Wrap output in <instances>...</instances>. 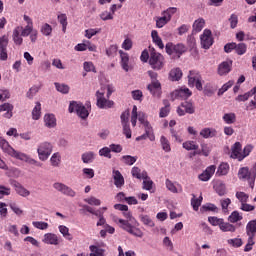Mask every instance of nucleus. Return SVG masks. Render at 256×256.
Returning a JSON list of instances; mask_svg holds the SVG:
<instances>
[{"instance_id":"obj_32","label":"nucleus","mask_w":256,"mask_h":256,"mask_svg":"<svg viewBox=\"0 0 256 256\" xmlns=\"http://www.w3.org/2000/svg\"><path fill=\"white\" fill-rule=\"evenodd\" d=\"M183 149L186 151H198L199 150V144L196 141L193 140H187L182 144Z\"/></svg>"},{"instance_id":"obj_37","label":"nucleus","mask_w":256,"mask_h":256,"mask_svg":"<svg viewBox=\"0 0 256 256\" xmlns=\"http://www.w3.org/2000/svg\"><path fill=\"white\" fill-rule=\"evenodd\" d=\"M81 159L83 163L89 164L95 161V152L88 151L82 154Z\"/></svg>"},{"instance_id":"obj_6","label":"nucleus","mask_w":256,"mask_h":256,"mask_svg":"<svg viewBox=\"0 0 256 256\" xmlns=\"http://www.w3.org/2000/svg\"><path fill=\"white\" fill-rule=\"evenodd\" d=\"M40 161H47L51 153H53V144L49 142H42L37 149Z\"/></svg>"},{"instance_id":"obj_62","label":"nucleus","mask_w":256,"mask_h":256,"mask_svg":"<svg viewBox=\"0 0 256 256\" xmlns=\"http://www.w3.org/2000/svg\"><path fill=\"white\" fill-rule=\"evenodd\" d=\"M119 47L117 45H111L109 48L106 49V55L108 57H115L117 55Z\"/></svg>"},{"instance_id":"obj_4","label":"nucleus","mask_w":256,"mask_h":256,"mask_svg":"<svg viewBox=\"0 0 256 256\" xmlns=\"http://www.w3.org/2000/svg\"><path fill=\"white\" fill-rule=\"evenodd\" d=\"M96 105L98 109H113L115 102L109 100V98H105V91L98 90L96 92Z\"/></svg>"},{"instance_id":"obj_20","label":"nucleus","mask_w":256,"mask_h":256,"mask_svg":"<svg viewBox=\"0 0 256 256\" xmlns=\"http://www.w3.org/2000/svg\"><path fill=\"white\" fill-rule=\"evenodd\" d=\"M114 185L118 188H121L125 185V178L119 170H113Z\"/></svg>"},{"instance_id":"obj_13","label":"nucleus","mask_w":256,"mask_h":256,"mask_svg":"<svg viewBox=\"0 0 256 256\" xmlns=\"http://www.w3.org/2000/svg\"><path fill=\"white\" fill-rule=\"evenodd\" d=\"M192 95L193 92L189 88H180L171 93L172 99H189Z\"/></svg>"},{"instance_id":"obj_7","label":"nucleus","mask_w":256,"mask_h":256,"mask_svg":"<svg viewBox=\"0 0 256 256\" xmlns=\"http://www.w3.org/2000/svg\"><path fill=\"white\" fill-rule=\"evenodd\" d=\"M176 111L179 117H184V115H193L195 113V104H193L191 100L181 102Z\"/></svg>"},{"instance_id":"obj_57","label":"nucleus","mask_w":256,"mask_h":256,"mask_svg":"<svg viewBox=\"0 0 256 256\" xmlns=\"http://www.w3.org/2000/svg\"><path fill=\"white\" fill-rule=\"evenodd\" d=\"M236 198L240 201L241 205L249 201V194L245 192H236Z\"/></svg>"},{"instance_id":"obj_25","label":"nucleus","mask_w":256,"mask_h":256,"mask_svg":"<svg viewBox=\"0 0 256 256\" xmlns=\"http://www.w3.org/2000/svg\"><path fill=\"white\" fill-rule=\"evenodd\" d=\"M22 29H23V27L17 26L13 30L12 39H13L15 45H23V38L21 37Z\"/></svg>"},{"instance_id":"obj_38","label":"nucleus","mask_w":256,"mask_h":256,"mask_svg":"<svg viewBox=\"0 0 256 256\" xmlns=\"http://www.w3.org/2000/svg\"><path fill=\"white\" fill-rule=\"evenodd\" d=\"M169 77L171 81H179V79L183 77V71H181L179 68H174L170 71Z\"/></svg>"},{"instance_id":"obj_60","label":"nucleus","mask_w":256,"mask_h":256,"mask_svg":"<svg viewBox=\"0 0 256 256\" xmlns=\"http://www.w3.org/2000/svg\"><path fill=\"white\" fill-rule=\"evenodd\" d=\"M57 91H59V93H64V95H66L67 93H69V85L67 84H59V83H55L54 84Z\"/></svg>"},{"instance_id":"obj_39","label":"nucleus","mask_w":256,"mask_h":256,"mask_svg":"<svg viewBox=\"0 0 256 256\" xmlns=\"http://www.w3.org/2000/svg\"><path fill=\"white\" fill-rule=\"evenodd\" d=\"M160 144H161V147H162L163 151H165V153H170L171 143L169 142V139H167V137L161 136L160 137Z\"/></svg>"},{"instance_id":"obj_59","label":"nucleus","mask_w":256,"mask_h":256,"mask_svg":"<svg viewBox=\"0 0 256 256\" xmlns=\"http://www.w3.org/2000/svg\"><path fill=\"white\" fill-rule=\"evenodd\" d=\"M33 227L36 229H40L41 231H45V229H49V224L47 222L35 221L32 222Z\"/></svg>"},{"instance_id":"obj_51","label":"nucleus","mask_w":256,"mask_h":256,"mask_svg":"<svg viewBox=\"0 0 256 256\" xmlns=\"http://www.w3.org/2000/svg\"><path fill=\"white\" fill-rule=\"evenodd\" d=\"M40 31L42 35H45V37H50V35L53 33V27L48 23H45L42 25Z\"/></svg>"},{"instance_id":"obj_61","label":"nucleus","mask_w":256,"mask_h":256,"mask_svg":"<svg viewBox=\"0 0 256 256\" xmlns=\"http://www.w3.org/2000/svg\"><path fill=\"white\" fill-rule=\"evenodd\" d=\"M170 111H171V108H170L169 102H166L165 106L160 109L159 117L161 118L167 117Z\"/></svg>"},{"instance_id":"obj_29","label":"nucleus","mask_w":256,"mask_h":256,"mask_svg":"<svg viewBox=\"0 0 256 256\" xmlns=\"http://www.w3.org/2000/svg\"><path fill=\"white\" fill-rule=\"evenodd\" d=\"M132 177H135L136 179H147L148 174L147 171H141L139 167L134 166L131 170Z\"/></svg>"},{"instance_id":"obj_12","label":"nucleus","mask_w":256,"mask_h":256,"mask_svg":"<svg viewBox=\"0 0 256 256\" xmlns=\"http://www.w3.org/2000/svg\"><path fill=\"white\" fill-rule=\"evenodd\" d=\"M211 30L205 29L203 34L200 36L201 45L203 49H209L213 45V37L211 36Z\"/></svg>"},{"instance_id":"obj_17","label":"nucleus","mask_w":256,"mask_h":256,"mask_svg":"<svg viewBox=\"0 0 256 256\" xmlns=\"http://www.w3.org/2000/svg\"><path fill=\"white\" fill-rule=\"evenodd\" d=\"M15 159H19L20 161H25V163H29V165H35L36 167H43L41 162H38L35 159L30 158L27 154L18 152Z\"/></svg>"},{"instance_id":"obj_27","label":"nucleus","mask_w":256,"mask_h":256,"mask_svg":"<svg viewBox=\"0 0 256 256\" xmlns=\"http://www.w3.org/2000/svg\"><path fill=\"white\" fill-rule=\"evenodd\" d=\"M13 186L15 188L16 193H18V195H21V197H29L31 195V192H29L27 188L23 187L21 183L14 182Z\"/></svg>"},{"instance_id":"obj_53","label":"nucleus","mask_w":256,"mask_h":256,"mask_svg":"<svg viewBox=\"0 0 256 256\" xmlns=\"http://www.w3.org/2000/svg\"><path fill=\"white\" fill-rule=\"evenodd\" d=\"M58 21H59L60 25H62L63 33H65L67 31V25H68L67 14H59Z\"/></svg>"},{"instance_id":"obj_56","label":"nucleus","mask_w":256,"mask_h":256,"mask_svg":"<svg viewBox=\"0 0 256 256\" xmlns=\"http://www.w3.org/2000/svg\"><path fill=\"white\" fill-rule=\"evenodd\" d=\"M100 157H106V159H112L111 149L109 147H103L99 150Z\"/></svg>"},{"instance_id":"obj_5","label":"nucleus","mask_w":256,"mask_h":256,"mask_svg":"<svg viewBox=\"0 0 256 256\" xmlns=\"http://www.w3.org/2000/svg\"><path fill=\"white\" fill-rule=\"evenodd\" d=\"M69 113H76L81 119H87L89 117V111L83 105V103L71 102L68 108Z\"/></svg>"},{"instance_id":"obj_28","label":"nucleus","mask_w":256,"mask_h":256,"mask_svg":"<svg viewBox=\"0 0 256 256\" xmlns=\"http://www.w3.org/2000/svg\"><path fill=\"white\" fill-rule=\"evenodd\" d=\"M204 27H205V19L198 18L197 20L194 21L192 25V31L193 33H201Z\"/></svg>"},{"instance_id":"obj_2","label":"nucleus","mask_w":256,"mask_h":256,"mask_svg":"<svg viewBox=\"0 0 256 256\" xmlns=\"http://www.w3.org/2000/svg\"><path fill=\"white\" fill-rule=\"evenodd\" d=\"M165 51L171 59H181V55L187 52V47L182 43L173 44L172 42H168L165 45Z\"/></svg>"},{"instance_id":"obj_42","label":"nucleus","mask_w":256,"mask_h":256,"mask_svg":"<svg viewBox=\"0 0 256 256\" xmlns=\"http://www.w3.org/2000/svg\"><path fill=\"white\" fill-rule=\"evenodd\" d=\"M58 229L65 239H67L68 241H73V236H71V233H69V229L67 228V226L60 225Z\"/></svg>"},{"instance_id":"obj_14","label":"nucleus","mask_w":256,"mask_h":256,"mask_svg":"<svg viewBox=\"0 0 256 256\" xmlns=\"http://www.w3.org/2000/svg\"><path fill=\"white\" fill-rule=\"evenodd\" d=\"M0 147L4 151V153L9 154L10 157H14V159L17 157V155L19 153L18 151L13 149V147H11V145H9V142H7V140H5L3 138H0Z\"/></svg>"},{"instance_id":"obj_64","label":"nucleus","mask_w":256,"mask_h":256,"mask_svg":"<svg viewBox=\"0 0 256 256\" xmlns=\"http://www.w3.org/2000/svg\"><path fill=\"white\" fill-rule=\"evenodd\" d=\"M129 115H130L129 110H126V111H124V112L121 114V116H120L121 125H127V124H129Z\"/></svg>"},{"instance_id":"obj_3","label":"nucleus","mask_w":256,"mask_h":256,"mask_svg":"<svg viewBox=\"0 0 256 256\" xmlns=\"http://www.w3.org/2000/svg\"><path fill=\"white\" fill-rule=\"evenodd\" d=\"M149 65L154 71H161L165 67V57L161 53L152 51L150 53Z\"/></svg>"},{"instance_id":"obj_23","label":"nucleus","mask_w":256,"mask_h":256,"mask_svg":"<svg viewBox=\"0 0 256 256\" xmlns=\"http://www.w3.org/2000/svg\"><path fill=\"white\" fill-rule=\"evenodd\" d=\"M165 185L166 189H168V191H170L171 193H183V187L180 184H177V186H175L173 181H171L170 179H166Z\"/></svg>"},{"instance_id":"obj_55","label":"nucleus","mask_w":256,"mask_h":256,"mask_svg":"<svg viewBox=\"0 0 256 256\" xmlns=\"http://www.w3.org/2000/svg\"><path fill=\"white\" fill-rule=\"evenodd\" d=\"M227 173H229V165L223 162L218 167L217 175H227Z\"/></svg>"},{"instance_id":"obj_48","label":"nucleus","mask_w":256,"mask_h":256,"mask_svg":"<svg viewBox=\"0 0 256 256\" xmlns=\"http://www.w3.org/2000/svg\"><path fill=\"white\" fill-rule=\"evenodd\" d=\"M235 53L237 55H245L247 53V44L243 42L236 44Z\"/></svg>"},{"instance_id":"obj_18","label":"nucleus","mask_w":256,"mask_h":256,"mask_svg":"<svg viewBox=\"0 0 256 256\" xmlns=\"http://www.w3.org/2000/svg\"><path fill=\"white\" fill-rule=\"evenodd\" d=\"M215 169V165L207 167L206 170L198 176L200 181H209V179H211L215 174Z\"/></svg>"},{"instance_id":"obj_58","label":"nucleus","mask_w":256,"mask_h":256,"mask_svg":"<svg viewBox=\"0 0 256 256\" xmlns=\"http://www.w3.org/2000/svg\"><path fill=\"white\" fill-rule=\"evenodd\" d=\"M227 243L232 247L239 248L243 245V240L241 238H233V239H228Z\"/></svg>"},{"instance_id":"obj_9","label":"nucleus","mask_w":256,"mask_h":256,"mask_svg":"<svg viewBox=\"0 0 256 256\" xmlns=\"http://www.w3.org/2000/svg\"><path fill=\"white\" fill-rule=\"evenodd\" d=\"M53 187L54 189H56V191H59L60 193H62V195H66L67 197H75L77 195V193L75 192V190H73V188L61 182L54 183Z\"/></svg>"},{"instance_id":"obj_45","label":"nucleus","mask_w":256,"mask_h":256,"mask_svg":"<svg viewBox=\"0 0 256 256\" xmlns=\"http://www.w3.org/2000/svg\"><path fill=\"white\" fill-rule=\"evenodd\" d=\"M208 221L211 225H213V227H219L220 229L225 220L223 218H217L216 216H210L208 217Z\"/></svg>"},{"instance_id":"obj_44","label":"nucleus","mask_w":256,"mask_h":256,"mask_svg":"<svg viewBox=\"0 0 256 256\" xmlns=\"http://www.w3.org/2000/svg\"><path fill=\"white\" fill-rule=\"evenodd\" d=\"M41 118V103L37 102L35 107L32 110V119L34 121H38Z\"/></svg>"},{"instance_id":"obj_26","label":"nucleus","mask_w":256,"mask_h":256,"mask_svg":"<svg viewBox=\"0 0 256 256\" xmlns=\"http://www.w3.org/2000/svg\"><path fill=\"white\" fill-rule=\"evenodd\" d=\"M45 126L49 129H53V127H57V118L53 114H46L44 116Z\"/></svg>"},{"instance_id":"obj_16","label":"nucleus","mask_w":256,"mask_h":256,"mask_svg":"<svg viewBox=\"0 0 256 256\" xmlns=\"http://www.w3.org/2000/svg\"><path fill=\"white\" fill-rule=\"evenodd\" d=\"M148 91L153 95V97H161V82L159 81H152L147 86Z\"/></svg>"},{"instance_id":"obj_11","label":"nucleus","mask_w":256,"mask_h":256,"mask_svg":"<svg viewBox=\"0 0 256 256\" xmlns=\"http://www.w3.org/2000/svg\"><path fill=\"white\" fill-rule=\"evenodd\" d=\"M233 69V61L232 60H227L223 61L218 65L217 68V73L220 75V77H223L225 75H229Z\"/></svg>"},{"instance_id":"obj_10","label":"nucleus","mask_w":256,"mask_h":256,"mask_svg":"<svg viewBox=\"0 0 256 256\" xmlns=\"http://www.w3.org/2000/svg\"><path fill=\"white\" fill-rule=\"evenodd\" d=\"M53 187L54 189H56V191H59L60 193H62V195H66L67 197H75L77 195V193L75 192V190H73V188L61 182L54 183Z\"/></svg>"},{"instance_id":"obj_15","label":"nucleus","mask_w":256,"mask_h":256,"mask_svg":"<svg viewBox=\"0 0 256 256\" xmlns=\"http://www.w3.org/2000/svg\"><path fill=\"white\" fill-rule=\"evenodd\" d=\"M43 243L46 245H59L61 243V238L54 233H46L42 239Z\"/></svg>"},{"instance_id":"obj_1","label":"nucleus","mask_w":256,"mask_h":256,"mask_svg":"<svg viewBox=\"0 0 256 256\" xmlns=\"http://www.w3.org/2000/svg\"><path fill=\"white\" fill-rule=\"evenodd\" d=\"M123 217L127 220H123L121 218H115V223L120 224V228L129 233L130 235H133L134 237H139L140 239L143 237V231L141 229L131 225L129 221H133V215L129 210L123 212Z\"/></svg>"},{"instance_id":"obj_40","label":"nucleus","mask_w":256,"mask_h":256,"mask_svg":"<svg viewBox=\"0 0 256 256\" xmlns=\"http://www.w3.org/2000/svg\"><path fill=\"white\" fill-rule=\"evenodd\" d=\"M171 136L175 139L177 143H183V130L170 129Z\"/></svg>"},{"instance_id":"obj_31","label":"nucleus","mask_w":256,"mask_h":256,"mask_svg":"<svg viewBox=\"0 0 256 256\" xmlns=\"http://www.w3.org/2000/svg\"><path fill=\"white\" fill-rule=\"evenodd\" d=\"M119 54L121 57V67L124 71H129V54L123 52V50H119Z\"/></svg>"},{"instance_id":"obj_43","label":"nucleus","mask_w":256,"mask_h":256,"mask_svg":"<svg viewBox=\"0 0 256 256\" xmlns=\"http://www.w3.org/2000/svg\"><path fill=\"white\" fill-rule=\"evenodd\" d=\"M177 11H179V8L169 7L166 10L162 11V15H164L169 21H171V18L173 17V15H175V13H177Z\"/></svg>"},{"instance_id":"obj_49","label":"nucleus","mask_w":256,"mask_h":256,"mask_svg":"<svg viewBox=\"0 0 256 256\" xmlns=\"http://www.w3.org/2000/svg\"><path fill=\"white\" fill-rule=\"evenodd\" d=\"M122 161L125 163V165H135L137 162V156H131V155H124L122 156Z\"/></svg>"},{"instance_id":"obj_24","label":"nucleus","mask_w":256,"mask_h":256,"mask_svg":"<svg viewBox=\"0 0 256 256\" xmlns=\"http://www.w3.org/2000/svg\"><path fill=\"white\" fill-rule=\"evenodd\" d=\"M200 137H203V139H212V137H217V130L215 128H203L200 131Z\"/></svg>"},{"instance_id":"obj_36","label":"nucleus","mask_w":256,"mask_h":256,"mask_svg":"<svg viewBox=\"0 0 256 256\" xmlns=\"http://www.w3.org/2000/svg\"><path fill=\"white\" fill-rule=\"evenodd\" d=\"M246 233L248 237H255L256 233V220H251L246 225Z\"/></svg>"},{"instance_id":"obj_50","label":"nucleus","mask_w":256,"mask_h":256,"mask_svg":"<svg viewBox=\"0 0 256 256\" xmlns=\"http://www.w3.org/2000/svg\"><path fill=\"white\" fill-rule=\"evenodd\" d=\"M169 23V20L162 15L161 17H156V27L157 29H163Z\"/></svg>"},{"instance_id":"obj_33","label":"nucleus","mask_w":256,"mask_h":256,"mask_svg":"<svg viewBox=\"0 0 256 256\" xmlns=\"http://www.w3.org/2000/svg\"><path fill=\"white\" fill-rule=\"evenodd\" d=\"M241 153H243L242 145L240 142H236L232 148L231 158L238 159L239 161V157H241Z\"/></svg>"},{"instance_id":"obj_19","label":"nucleus","mask_w":256,"mask_h":256,"mask_svg":"<svg viewBox=\"0 0 256 256\" xmlns=\"http://www.w3.org/2000/svg\"><path fill=\"white\" fill-rule=\"evenodd\" d=\"M238 178L247 181H253V174L249 171V167H242L238 171Z\"/></svg>"},{"instance_id":"obj_41","label":"nucleus","mask_w":256,"mask_h":256,"mask_svg":"<svg viewBox=\"0 0 256 256\" xmlns=\"http://www.w3.org/2000/svg\"><path fill=\"white\" fill-rule=\"evenodd\" d=\"M223 121L227 125H233V123L237 121V116L235 115V113H226L223 115Z\"/></svg>"},{"instance_id":"obj_52","label":"nucleus","mask_w":256,"mask_h":256,"mask_svg":"<svg viewBox=\"0 0 256 256\" xmlns=\"http://www.w3.org/2000/svg\"><path fill=\"white\" fill-rule=\"evenodd\" d=\"M243 219V216L239 214L238 211H233L231 215L228 217V221L230 223H237Z\"/></svg>"},{"instance_id":"obj_21","label":"nucleus","mask_w":256,"mask_h":256,"mask_svg":"<svg viewBox=\"0 0 256 256\" xmlns=\"http://www.w3.org/2000/svg\"><path fill=\"white\" fill-rule=\"evenodd\" d=\"M13 104L10 103H4L2 105H0V113H3V111H6V113H4V117L6 119H11V117H13Z\"/></svg>"},{"instance_id":"obj_63","label":"nucleus","mask_w":256,"mask_h":256,"mask_svg":"<svg viewBox=\"0 0 256 256\" xmlns=\"http://www.w3.org/2000/svg\"><path fill=\"white\" fill-rule=\"evenodd\" d=\"M141 221L144 225H147L148 227H155V222H153L149 215L141 216Z\"/></svg>"},{"instance_id":"obj_54","label":"nucleus","mask_w":256,"mask_h":256,"mask_svg":"<svg viewBox=\"0 0 256 256\" xmlns=\"http://www.w3.org/2000/svg\"><path fill=\"white\" fill-rule=\"evenodd\" d=\"M203 201V197L195 198V194H193V198L191 199V205L194 211H199V207H201V202Z\"/></svg>"},{"instance_id":"obj_35","label":"nucleus","mask_w":256,"mask_h":256,"mask_svg":"<svg viewBox=\"0 0 256 256\" xmlns=\"http://www.w3.org/2000/svg\"><path fill=\"white\" fill-rule=\"evenodd\" d=\"M211 153V148L208 144L202 143L201 144V150H197L193 152V155H204V157H209Z\"/></svg>"},{"instance_id":"obj_46","label":"nucleus","mask_w":256,"mask_h":256,"mask_svg":"<svg viewBox=\"0 0 256 256\" xmlns=\"http://www.w3.org/2000/svg\"><path fill=\"white\" fill-rule=\"evenodd\" d=\"M52 167H59L61 165V154L59 152L54 153L50 158Z\"/></svg>"},{"instance_id":"obj_22","label":"nucleus","mask_w":256,"mask_h":256,"mask_svg":"<svg viewBox=\"0 0 256 256\" xmlns=\"http://www.w3.org/2000/svg\"><path fill=\"white\" fill-rule=\"evenodd\" d=\"M145 139H150V141H155V134L153 133V127L145 128V133L136 138V141H143Z\"/></svg>"},{"instance_id":"obj_30","label":"nucleus","mask_w":256,"mask_h":256,"mask_svg":"<svg viewBox=\"0 0 256 256\" xmlns=\"http://www.w3.org/2000/svg\"><path fill=\"white\" fill-rule=\"evenodd\" d=\"M151 37L153 43H155L159 49H165V44H163V40L159 36V32H157V30H152Z\"/></svg>"},{"instance_id":"obj_34","label":"nucleus","mask_w":256,"mask_h":256,"mask_svg":"<svg viewBox=\"0 0 256 256\" xmlns=\"http://www.w3.org/2000/svg\"><path fill=\"white\" fill-rule=\"evenodd\" d=\"M220 231L223 233H235V231H237V227L229 222L224 221L220 226Z\"/></svg>"},{"instance_id":"obj_8","label":"nucleus","mask_w":256,"mask_h":256,"mask_svg":"<svg viewBox=\"0 0 256 256\" xmlns=\"http://www.w3.org/2000/svg\"><path fill=\"white\" fill-rule=\"evenodd\" d=\"M189 87H196L198 91H203V84L201 83V74L195 70H191L188 75Z\"/></svg>"},{"instance_id":"obj_47","label":"nucleus","mask_w":256,"mask_h":256,"mask_svg":"<svg viewBox=\"0 0 256 256\" xmlns=\"http://www.w3.org/2000/svg\"><path fill=\"white\" fill-rule=\"evenodd\" d=\"M251 151H253V145H246L239 156V161H243L245 157H249Z\"/></svg>"}]
</instances>
